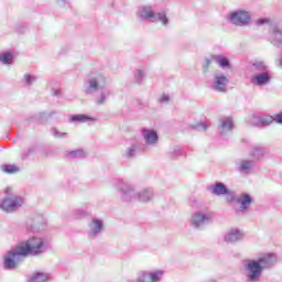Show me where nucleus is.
I'll return each mask as SVG.
<instances>
[{
    "label": "nucleus",
    "mask_w": 282,
    "mask_h": 282,
    "mask_svg": "<svg viewBox=\"0 0 282 282\" xmlns=\"http://www.w3.org/2000/svg\"><path fill=\"white\" fill-rule=\"evenodd\" d=\"M66 158H69L70 160H76L78 158H85V151L78 149L66 152Z\"/></svg>",
    "instance_id": "30"
},
{
    "label": "nucleus",
    "mask_w": 282,
    "mask_h": 282,
    "mask_svg": "<svg viewBox=\"0 0 282 282\" xmlns=\"http://www.w3.org/2000/svg\"><path fill=\"white\" fill-rule=\"evenodd\" d=\"M272 23H276V22H272V20L268 19V18H259L254 21V24L258 26L261 25H269V30H271V25Z\"/></svg>",
    "instance_id": "31"
},
{
    "label": "nucleus",
    "mask_w": 282,
    "mask_h": 282,
    "mask_svg": "<svg viewBox=\"0 0 282 282\" xmlns=\"http://www.w3.org/2000/svg\"><path fill=\"white\" fill-rule=\"evenodd\" d=\"M232 129H235V123L232 122L231 117L220 118V124L218 126V131L220 135H228V133H230Z\"/></svg>",
    "instance_id": "16"
},
{
    "label": "nucleus",
    "mask_w": 282,
    "mask_h": 282,
    "mask_svg": "<svg viewBox=\"0 0 282 282\" xmlns=\"http://www.w3.org/2000/svg\"><path fill=\"white\" fill-rule=\"evenodd\" d=\"M273 121H274V117L272 116H263L260 118L261 127H270V124H272Z\"/></svg>",
    "instance_id": "34"
},
{
    "label": "nucleus",
    "mask_w": 282,
    "mask_h": 282,
    "mask_svg": "<svg viewBox=\"0 0 282 282\" xmlns=\"http://www.w3.org/2000/svg\"><path fill=\"white\" fill-rule=\"evenodd\" d=\"M137 18L139 21H150L151 23H162V25H169V18L165 11L155 13L153 7L142 6L137 11Z\"/></svg>",
    "instance_id": "3"
},
{
    "label": "nucleus",
    "mask_w": 282,
    "mask_h": 282,
    "mask_svg": "<svg viewBox=\"0 0 282 282\" xmlns=\"http://www.w3.org/2000/svg\"><path fill=\"white\" fill-rule=\"evenodd\" d=\"M32 228H33L32 226H30V227H26V230H32Z\"/></svg>",
    "instance_id": "49"
},
{
    "label": "nucleus",
    "mask_w": 282,
    "mask_h": 282,
    "mask_svg": "<svg viewBox=\"0 0 282 282\" xmlns=\"http://www.w3.org/2000/svg\"><path fill=\"white\" fill-rule=\"evenodd\" d=\"M228 83H230L228 76L224 75L221 72H216L213 75L212 89H214V91H218L219 94H226L228 89Z\"/></svg>",
    "instance_id": "9"
},
{
    "label": "nucleus",
    "mask_w": 282,
    "mask_h": 282,
    "mask_svg": "<svg viewBox=\"0 0 282 282\" xmlns=\"http://www.w3.org/2000/svg\"><path fill=\"white\" fill-rule=\"evenodd\" d=\"M12 61H14V55H12V53L0 54V63L2 65H12Z\"/></svg>",
    "instance_id": "27"
},
{
    "label": "nucleus",
    "mask_w": 282,
    "mask_h": 282,
    "mask_svg": "<svg viewBox=\"0 0 282 282\" xmlns=\"http://www.w3.org/2000/svg\"><path fill=\"white\" fill-rule=\"evenodd\" d=\"M164 279V270L141 271L137 276V282H161Z\"/></svg>",
    "instance_id": "10"
},
{
    "label": "nucleus",
    "mask_w": 282,
    "mask_h": 282,
    "mask_svg": "<svg viewBox=\"0 0 282 282\" xmlns=\"http://www.w3.org/2000/svg\"><path fill=\"white\" fill-rule=\"evenodd\" d=\"M237 204H240V208L236 209V215L248 213V208L252 206V196L250 194H241L237 199Z\"/></svg>",
    "instance_id": "14"
},
{
    "label": "nucleus",
    "mask_w": 282,
    "mask_h": 282,
    "mask_svg": "<svg viewBox=\"0 0 282 282\" xmlns=\"http://www.w3.org/2000/svg\"><path fill=\"white\" fill-rule=\"evenodd\" d=\"M52 118V113L47 115L46 112H40V120H45Z\"/></svg>",
    "instance_id": "44"
},
{
    "label": "nucleus",
    "mask_w": 282,
    "mask_h": 282,
    "mask_svg": "<svg viewBox=\"0 0 282 282\" xmlns=\"http://www.w3.org/2000/svg\"><path fill=\"white\" fill-rule=\"evenodd\" d=\"M22 254L28 257H41L44 252H47L50 248V240L45 237L33 236L28 241L21 242L19 245Z\"/></svg>",
    "instance_id": "2"
},
{
    "label": "nucleus",
    "mask_w": 282,
    "mask_h": 282,
    "mask_svg": "<svg viewBox=\"0 0 282 282\" xmlns=\"http://www.w3.org/2000/svg\"><path fill=\"white\" fill-rule=\"evenodd\" d=\"M51 133L54 135V138H67V132H59L56 128H53Z\"/></svg>",
    "instance_id": "39"
},
{
    "label": "nucleus",
    "mask_w": 282,
    "mask_h": 282,
    "mask_svg": "<svg viewBox=\"0 0 282 282\" xmlns=\"http://www.w3.org/2000/svg\"><path fill=\"white\" fill-rule=\"evenodd\" d=\"M6 193L9 194L10 193V188H7Z\"/></svg>",
    "instance_id": "50"
},
{
    "label": "nucleus",
    "mask_w": 282,
    "mask_h": 282,
    "mask_svg": "<svg viewBox=\"0 0 282 282\" xmlns=\"http://www.w3.org/2000/svg\"><path fill=\"white\" fill-rule=\"evenodd\" d=\"M270 41L273 45H282V28L278 23H271L269 29Z\"/></svg>",
    "instance_id": "15"
},
{
    "label": "nucleus",
    "mask_w": 282,
    "mask_h": 282,
    "mask_svg": "<svg viewBox=\"0 0 282 282\" xmlns=\"http://www.w3.org/2000/svg\"><path fill=\"white\" fill-rule=\"evenodd\" d=\"M23 204V197L9 195L0 202V210H3V213H17Z\"/></svg>",
    "instance_id": "8"
},
{
    "label": "nucleus",
    "mask_w": 282,
    "mask_h": 282,
    "mask_svg": "<svg viewBox=\"0 0 282 282\" xmlns=\"http://www.w3.org/2000/svg\"><path fill=\"white\" fill-rule=\"evenodd\" d=\"M33 151H34V148H30L25 155H30V153H33Z\"/></svg>",
    "instance_id": "47"
},
{
    "label": "nucleus",
    "mask_w": 282,
    "mask_h": 282,
    "mask_svg": "<svg viewBox=\"0 0 282 282\" xmlns=\"http://www.w3.org/2000/svg\"><path fill=\"white\" fill-rule=\"evenodd\" d=\"M142 135L145 141V144H149L150 147H154V144H158V140L160 138L158 135V131H155L153 129L143 128Z\"/></svg>",
    "instance_id": "17"
},
{
    "label": "nucleus",
    "mask_w": 282,
    "mask_h": 282,
    "mask_svg": "<svg viewBox=\"0 0 282 282\" xmlns=\"http://www.w3.org/2000/svg\"><path fill=\"white\" fill-rule=\"evenodd\" d=\"M182 155V149L180 147H174L167 152V158L170 160H177V158H181Z\"/></svg>",
    "instance_id": "28"
},
{
    "label": "nucleus",
    "mask_w": 282,
    "mask_h": 282,
    "mask_svg": "<svg viewBox=\"0 0 282 282\" xmlns=\"http://www.w3.org/2000/svg\"><path fill=\"white\" fill-rule=\"evenodd\" d=\"M169 100H171V97L166 94H163L160 98H159V102H161V105H166V102H169Z\"/></svg>",
    "instance_id": "41"
},
{
    "label": "nucleus",
    "mask_w": 282,
    "mask_h": 282,
    "mask_svg": "<svg viewBox=\"0 0 282 282\" xmlns=\"http://www.w3.org/2000/svg\"><path fill=\"white\" fill-rule=\"evenodd\" d=\"M73 217L75 219H83V217H87V210L83 208H76L73 210Z\"/></svg>",
    "instance_id": "35"
},
{
    "label": "nucleus",
    "mask_w": 282,
    "mask_h": 282,
    "mask_svg": "<svg viewBox=\"0 0 282 282\" xmlns=\"http://www.w3.org/2000/svg\"><path fill=\"white\" fill-rule=\"evenodd\" d=\"M50 274L43 272H35L31 274L29 282H47Z\"/></svg>",
    "instance_id": "25"
},
{
    "label": "nucleus",
    "mask_w": 282,
    "mask_h": 282,
    "mask_svg": "<svg viewBox=\"0 0 282 282\" xmlns=\"http://www.w3.org/2000/svg\"><path fill=\"white\" fill-rule=\"evenodd\" d=\"M210 193L213 195H216L217 197H221V195H225V193H228V187L226 184L221 182H217L210 189Z\"/></svg>",
    "instance_id": "22"
},
{
    "label": "nucleus",
    "mask_w": 282,
    "mask_h": 282,
    "mask_svg": "<svg viewBox=\"0 0 282 282\" xmlns=\"http://www.w3.org/2000/svg\"><path fill=\"white\" fill-rule=\"evenodd\" d=\"M2 171H3V173H8V174L12 175L14 173H19L20 169L17 165L9 164V165L2 166Z\"/></svg>",
    "instance_id": "33"
},
{
    "label": "nucleus",
    "mask_w": 282,
    "mask_h": 282,
    "mask_svg": "<svg viewBox=\"0 0 282 282\" xmlns=\"http://www.w3.org/2000/svg\"><path fill=\"white\" fill-rule=\"evenodd\" d=\"M272 80L270 73H259L251 77V84L257 85V87H263V85H268Z\"/></svg>",
    "instance_id": "18"
},
{
    "label": "nucleus",
    "mask_w": 282,
    "mask_h": 282,
    "mask_svg": "<svg viewBox=\"0 0 282 282\" xmlns=\"http://www.w3.org/2000/svg\"><path fill=\"white\" fill-rule=\"evenodd\" d=\"M113 188L120 193V198L122 202H133V199H138V194H135V188L133 185L129 184V182L124 180H118L113 184Z\"/></svg>",
    "instance_id": "6"
},
{
    "label": "nucleus",
    "mask_w": 282,
    "mask_h": 282,
    "mask_svg": "<svg viewBox=\"0 0 282 282\" xmlns=\"http://www.w3.org/2000/svg\"><path fill=\"white\" fill-rule=\"evenodd\" d=\"M226 200L229 203H232L237 199V194L235 191L227 189V193H225Z\"/></svg>",
    "instance_id": "37"
},
{
    "label": "nucleus",
    "mask_w": 282,
    "mask_h": 282,
    "mask_svg": "<svg viewBox=\"0 0 282 282\" xmlns=\"http://www.w3.org/2000/svg\"><path fill=\"white\" fill-rule=\"evenodd\" d=\"M107 87V76L102 73H94L84 84V91L87 96H94Z\"/></svg>",
    "instance_id": "4"
},
{
    "label": "nucleus",
    "mask_w": 282,
    "mask_h": 282,
    "mask_svg": "<svg viewBox=\"0 0 282 282\" xmlns=\"http://www.w3.org/2000/svg\"><path fill=\"white\" fill-rule=\"evenodd\" d=\"M279 261L275 253H265L262 257L256 259H247L243 261V268L246 272L247 282H261L264 270L274 268V264Z\"/></svg>",
    "instance_id": "1"
},
{
    "label": "nucleus",
    "mask_w": 282,
    "mask_h": 282,
    "mask_svg": "<svg viewBox=\"0 0 282 282\" xmlns=\"http://www.w3.org/2000/svg\"><path fill=\"white\" fill-rule=\"evenodd\" d=\"M204 282H217V281L213 278H209V279L205 280Z\"/></svg>",
    "instance_id": "46"
},
{
    "label": "nucleus",
    "mask_w": 282,
    "mask_h": 282,
    "mask_svg": "<svg viewBox=\"0 0 282 282\" xmlns=\"http://www.w3.org/2000/svg\"><path fill=\"white\" fill-rule=\"evenodd\" d=\"M105 232V221L100 218H93L88 223L89 239H98Z\"/></svg>",
    "instance_id": "11"
},
{
    "label": "nucleus",
    "mask_w": 282,
    "mask_h": 282,
    "mask_svg": "<svg viewBox=\"0 0 282 282\" xmlns=\"http://www.w3.org/2000/svg\"><path fill=\"white\" fill-rule=\"evenodd\" d=\"M253 69L256 72H262V74H263V73L268 72V66L265 65L264 62L259 61V62L253 63Z\"/></svg>",
    "instance_id": "32"
},
{
    "label": "nucleus",
    "mask_w": 282,
    "mask_h": 282,
    "mask_svg": "<svg viewBox=\"0 0 282 282\" xmlns=\"http://www.w3.org/2000/svg\"><path fill=\"white\" fill-rule=\"evenodd\" d=\"M224 239L226 243H237V241H241V239H243V232H241V230H239L238 228H231L225 235Z\"/></svg>",
    "instance_id": "19"
},
{
    "label": "nucleus",
    "mask_w": 282,
    "mask_h": 282,
    "mask_svg": "<svg viewBox=\"0 0 282 282\" xmlns=\"http://www.w3.org/2000/svg\"><path fill=\"white\" fill-rule=\"evenodd\" d=\"M251 158H253L254 160H259V158H263L265 155V150H263V148L261 147H254L251 150L250 153Z\"/></svg>",
    "instance_id": "29"
},
{
    "label": "nucleus",
    "mask_w": 282,
    "mask_h": 282,
    "mask_svg": "<svg viewBox=\"0 0 282 282\" xmlns=\"http://www.w3.org/2000/svg\"><path fill=\"white\" fill-rule=\"evenodd\" d=\"M135 155H138V144L137 143H132L130 147H128L122 154L124 160H133V158H135Z\"/></svg>",
    "instance_id": "24"
},
{
    "label": "nucleus",
    "mask_w": 282,
    "mask_h": 282,
    "mask_svg": "<svg viewBox=\"0 0 282 282\" xmlns=\"http://www.w3.org/2000/svg\"><path fill=\"white\" fill-rule=\"evenodd\" d=\"M254 160L241 159L236 163V171L240 173V175H250V173L254 171Z\"/></svg>",
    "instance_id": "12"
},
{
    "label": "nucleus",
    "mask_w": 282,
    "mask_h": 282,
    "mask_svg": "<svg viewBox=\"0 0 282 282\" xmlns=\"http://www.w3.org/2000/svg\"><path fill=\"white\" fill-rule=\"evenodd\" d=\"M153 197H154V194L152 188L142 189L137 194V199L143 203L151 202Z\"/></svg>",
    "instance_id": "21"
},
{
    "label": "nucleus",
    "mask_w": 282,
    "mask_h": 282,
    "mask_svg": "<svg viewBox=\"0 0 282 282\" xmlns=\"http://www.w3.org/2000/svg\"><path fill=\"white\" fill-rule=\"evenodd\" d=\"M144 76H147L145 69H138L134 73V78H135L137 83H142V79L144 78Z\"/></svg>",
    "instance_id": "36"
},
{
    "label": "nucleus",
    "mask_w": 282,
    "mask_h": 282,
    "mask_svg": "<svg viewBox=\"0 0 282 282\" xmlns=\"http://www.w3.org/2000/svg\"><path fill=\"white\" fill-rule=\"evenodd\" d=\"M212 61L220 67V69H232V64H230V59L224 55H212Z\"/></svg>",
    "instance_id": "20"
},
{
    "label": "nucleus",
    "mask_w": 282,
    "mask_h": 282,
    "mask_svg": "<svg viewBox=\"0 0 282 282\" xmlns=\"http://www.w3.org/2000/svg\"><path fill=\"white\" fill-rule=\"evenodd\" d=\"M213 219V215L197 212L192 215V226L194 228H202L203 226H206V224H210V220Z\"/></svg>",
    "instance_id": "13"
},
{
    "label": "nucleus",
    "mask_w": 282,
    "mask_h": 282,
    "mask_svg": "<svg viewBox=\"0 0 282 282\" xmlns=\"http://www.w3.org/2000/svg\"><path fill=\"white\" fill-rule=\"evenodd\" d=\"M54 96H61V90H55Z\"/></svg>",
    "instance_id": "48"
},
{
    "label": "nucleus",
    "mask_w": 282,
    "mask_h": 282,
    "mask_svg": "<svg viewBox=\"0 0 282 282\" xmlns=\"http://www.w3.org/2000/svg\"><path fill=\"white\" fill-rule=\"evenodd\" d=\"M94 118L87 116V115H73L70 116L69 122H94Z\"/></svg>",
    "instance_id": "26"
},
{
    "label": "nucleus",
    "mask_w": 282,
    "mask_h": 282,
    "mask_svg": "<svg viewBox=\"0 0 282 282\" xmlns=\"http://www.w3.org/2000/svg\"><path fill=\"white\" fill-rule=\"evenodd\" d=\"M23 259H25V253H23L22 249L18 246L17 249L9 251L7 256H4V270H17Z\"/></svg>",
    "instance_id": "7"
},
{
    "label": "nucleus",
    "mask_w": 282,
    "mask_h": 282,
    "mask_svg": "<svg viewBox=\"0 0 282 282\" xmlns=\"http://www.w3.org/2000/svg\"><path fill=\"white\" fill-rule=\"evenodd\" d=\"M210 63H213V61H210V58H205L204 63H203V72L206 74V72H208L209 67H210Z\"/></svg>",
    "instance_id": "40"
},
{
    "label": "nucleus",
    "mask_w": 282,
    "mask_h": 282,
    "mask_svg": "<svg viewBox=\"0 0 282 282\" xmlns=\"http://www.w3.org/2000/svg\"><path fill=\"white\" fill-rule=\"evenodd\" d=\"M36 79H37L36 76L25 74L24 75V85L31 86Z\"/></svg>",
    "instance_id": "38"
},
{
    "label": "nucleus",
    "mask_w": 282,
    "mask_h": 282,
    "mask_svg": "<svg viewBox=\"0 0 282 282\" xmlns=\"http://www.w3.org/2000/svg\"><path fill=\"white\" fill-rule=\"evenodd\" d=\"M274 121H275L278 124H282V112L275 115Z\"/></svg>",
    "instance_id": "43"
},
{
    "label": "nucleus",
    "mask_w": 282,
    "mask_h": 282,
    "mask_svg": "<svg viewBox=\"0 0 282 282\" xmlns=\"http://www.w3.org/2000/svg\"><path fill=\"white\" fill-rule=\"evenodd\" d=\"M226 20L228 23H231V25H236V28H246L247 25H250V22L252 21V14L250 11L237 9L230 11L226 15Z\"/></svg>",
    "instance_id": "5"
},
{
    "label": "nucleus",
    "mask_w": 282,
    "mask_h": 282,
    "mask_svg": "<svg viewBox=\"0 0 282 282\" xmlns=\"http://www.w3.org/2000/svg\"><path fill=\"white\" fill-rule=\"evenodd\" d=\"M197 131H206V129H208V126L204 122H200V123H197L195 127H194Z\"/></svg>",
    "instance_id": "42"
},
{
    "label": "nucleus",
    "mask_w": 282,
    "mask_h": 282,
    "mask_svg": "<svg viewBox=\"0 0 282 282\" xmlns=\"http://www.w3.org/2000/svg\"><path fill=\"white\" fill-rule=\"evenodd\" d=\"M111 96V89L107 88V86L99 90V97L96 99V105H105L107 102V99Z\"/></svg>",
    "instance_id": "23"
},
{
    "label": "nucleus",
    "mask_w": 282,
    "mask_h": 282,
    "mask_svg": "<svg viewBox=\"0 0 282 282\" xmlns=\"http://www.w3.org/2000/svg\"><path fill=\"white\" fill-rule=\"evenodd\" d=\"M58 6H67L69 3V0H57Z\"/></svg>",
    "instance_id": "45"
}]
</instances>
